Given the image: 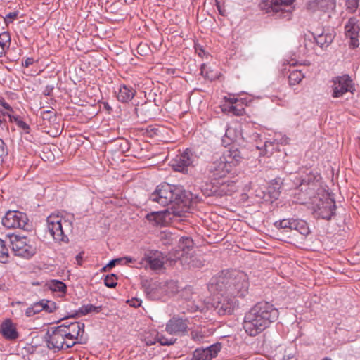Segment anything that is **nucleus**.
<instances>
[{
    "label": "nucleus",
    "instance_id": "obj_1",
    "mask_svg": "<svg viewBox=\"0 0 360 360\" xmlns=\"http://www.w3.org/2000/svg\"><path fill=\"white\" fill-rule=\"evenodd\" d=\"M278 316V310L272 304L258 302L245 314L243 328L250 336H256L269 327Z\"/></svg>",
    "mask_w": 360,
    "mask_h": 360
},
{
    "label": "nucleus",
    "instance_id": "obj_2",
    "mask_svg": "<svg viewBox=\"0 0 360 360\" xmlns=\"http://www.w3.org/2000/svg\"><path fill=\"white\" fill-rule=\"evenodd\" d=\"M297 186L294 202L300 204H307L314 198H319L326 193L321 186V176L311 172L296 178Z\"/></svg>",
    "mask_w": 360,
    "mask_h": 360
},
{
    "label": "nucleus",
    "instance_id": "obj_3",
    "mask_svg": "<svg viewBox=\"0 0 360 360\" xmlns=\"http://www.w3.org/2000/svg\"><path fill=\"white\" fill-rule=\"evenodd\" d=\"M217 289L230 295L234 298L244 297L248 293L249 282L248 276L242 271H233L217 278Z\"/></svg>",
    "mask_w": 360,
    "mask_h": 360
},
{
    "label": "nucleus",
    "instance_id": "obj_4",
    "mask_svg": "<svg viewBox=\"0 0 360 360\" xmlns=\"http://www.w3.org/2000/svg\"><path fill=\"white\" fill-rule=\"evenodd\" d=\"M180 188L176 185L168 183L161 184L157 186L155 190L150 194V200L159 203L162 206L172 205L168 213L174 216H180V210L176 205L180 202Z\"/></svg>",
    "mask_w": 360,
    "mask_h": 360
},
{
    "label": "nucleus",
    "instance_id": "obj_5",
    "mask_svg": "<svg viewBox=\"0 0 360 360\" xmlns=\"http://www.w3.org/2000/svg\"><path fill=\"white\" fill-rule=\"evenodd\" d=\"M193 248L191 238L181 236V266L184 269L201 268L204 266L202 255L196 253Z\"/></svg>",
    "mask_w": 360,
    "mask_h": 360
},
{
    "label": "nucleus",
    "instance_id": "obj_6",
    "mask_svg": "<svg viewBox=\"0 0 360 360\" xmlns=\"http://www.w3.org/2000/svg\"><path fill=\"white\" fill-rule=\"evenodd\" d=\"M47 227L54 240L57 242L68 241L66 232L71 230V223L59 215L51 214L46 219Z\"/></svg>",
    "mask_w": 360,
    "mask_h": 360
},
{
    "label": "nucleus",
    "instance_id": "obj_7",
    "mask_svg": "<svg viewBox=\"0 0 360 360\" xmlns=\"http://www.w3.org/2000/svg\"><path fill=\"white\" fill-rule=\"evenodd\" d=\"M6 239L8 240L12 250L16 256L29 259L37 252L34 242L25 236L8 234L6 236Z\"/></svg>",
    "mask_w": 360,
    "mask_h": 360
},
{
    "label": "nucleus",
    "instance_id": "obj_8",
    "mask_svg": "<svg viewBox=\"0 0 360 360\" xmlns=\"http://www.w3.org/2000/svg\"><path fill=\"white\" fill-rule=\"evenodd\" d=\"M309 203L311 205L316 217L328 220L335 214V202L327 193H323L322 195L314 198Z\"/></svg>",
    "mask_w": 360,
    "mask_h": 360
},
{
    "label": "nucleus",
    "instance_id": "obj_9",
    "mask_svg": "<svg viewBox=\"0 0 360 360\" xmlns=\"http://www.w3.org/2000/svg\"><path fill=\"white\" fill-rule=\"evenodd\" d=\"M45 341L49 349L60 350L72 347L68 342L67 336L58 326L50 328L46 333Z\"/></svg>",
    "mask_w": 360,
    "mask_h": 360
},
{
    "label": "nucleus",
    "instance_id": "obj_10",
    "mask_svg": "<svg viewBox=\"0 0 360 360\" xmlns=\"http://www.w3.org/2000/svg\"><path fill=\"white\" fill-rule=\"evenodd\" d=\"M181 309H185L183 313L202 311L205 309L204 304L198 300V295L190 286L181 290Z\"/></svg>",
    "mask_w": 360,
    "mask_h": 360
},
{
    "label": "nucleus",
    "instance_id": "obj_11",
    "mask_svg": "<svg viewBox=\"0 0 360 360\" xmlns=\"http://www.w3.org/2000/svg\"><path fill=\"white\" fill-rule=\"evenodd\" d=\"M28 218L25 213L17 211L9 210L1 219L4 226L8 229H28Z\"/></svg>",
    "mask_w": 360,
    "mask_h": 360
},
{
    "label": "nucleus",
    "instance_id": "obj_12",
    "mask_svg": "<svg viewBox=\"0 0 360 360\" xmlns=\"http://www.w3.org/2000/svg\"><path fill=\"white\" fill-rule=\"evenodd\" d=\"M332 88L333 98L342 97L347 92L352 94L355 90L354 82L348 75L334 77Z\"/></svg>",
    "mask_w": 360,
    "mask_h": 360
},
{
    "label": "nucleus",
    "instance_id": "obj_13",
    "mask_svg": "<svg viewBox=\"0 0 360 360\" xmlns=\"http://www.w3.org/2000/svg\"><path fill=\"white\" fill-rule=\"evenodd\" d=\"M60 326L67 336L69 345L72 347L76 344L79 338L82 340L84 333V323L80 322L64 323Z\"/></svg>",
    "mask_w": 360,
    "mask_h": 360
},
{
    "label": "nucleus",
    "instance_id": "obj_14",
    "mask_svg": "<svg viewBox=\"0 0 360 360\" xmlns=\"http://www.w3.org/2000/svg\"><path fill=\"white\" fill-rule=\"evenodd\" d=\"M139 264L145 269L148 266L153 271L160 270L164 266L163 255L158 250H148L144 253Z\"/></svg>",
    "mask_w": 360,
    "mask_h": 360
},
{
    "label": "nucleus",
    "instance_id": "obj_15",
    "mask_svg": "<svg viewBox=\"0 0 360 360\" xmlns=\"http://www.w3.org/2000/svg\"><path fill=\"white\" fill-rule=\"evenodd\" d=\"M336 0H309L306 4L308 11L319 14L330 13L335 11Z\"/></svg>",
    "mask_w": 360,
    "mask_h": 360
},
{
    "label": "nucleus",
    "instance_id": "obj_16",
    "mask_svg": "<svg viewBox=\"0 0 360 360\" xmlns=\"http://www.w3.org/2000/svg\"><path fill=\"white\" fill-rule=\"evenodd\" d=\"M218 299L214 307L217 312L219 315L231 314L237 305L236 299L230 295H225L224 292H222L221 297Z\"/></svg>",
    "mask_w": 360,
    "mask_h": 360
},
{
    "label": "nucleus",
    "instance_id": "obj_17",
    "mask_svg": "<svg viewBox=\"0 0 360 360\" xmlns=\"http://www.w3.org/2000/svg\"><path fill=\"white\" fill-rule=\"evenodd\" d=\"M207 169L210 174L214 179L224 178L229 174L233 172L221 157L210 162L207 166Z\"/></svg>",
    "mask_w": 360,
    "mask_h": 360
},
{
    "label": "nucleus",
    "instance_id": "obj_18",
    "mask_svg": "<svg viewBox=\"0 0 360 360\" xmlns=\"http://www.w3.org/2000/svg\"><path fill=\"white\" fill-rule=\"evenodd\" d=\"M220 157L230 167L233 172L243 159L240 151L235 146H231L225 150Z\"/></svg>",
    "mask_w": 360,
    "mask_h": 360
},
{
    "label": "nucleus",
    "instance_id": "obj_19",
    "mask_svg": "<svg viewBox=\"0 0 360 360\" xmlns=\"http://www.w3.org/2000/svg\"><path fill=\"white\" fill-rule=\"evenodd\" d=\"M345 34L347 37H349V46L354 49L359 46V32L360 27L358 25V20L355 18H351L348 20L345 27Z\"/></svg>",
    "mask_w": 360,
    "mask_h": 360
},
{
    "label": "nucleus",
    "instance_id": "obj_20",
    "mask_svg": "<svg viewBox=\"0 0 360 360\" xmlns=\"http://www.w3.org/2000/svg\"><path fill=\"white\" fill-rule=\"evenodd\" d=\"M294 1L295 0H271V5L274 12L281 11V16L290 19Z\"/></svg>",
    "mask_w": 360,
    "mask_h": 360
},
{
    "label": "nucleus",
    "instance_id": "obj_21",
    "mask_svg": "<svg viewBox=\"0 0 360 360\" xmlns=\"http://www.w3.org/2000/svg\"><path fill=\"white\" fill-rule=\"evenodd\" d=\"M219 351V347L217 345L203 349H198L194 352L192 360H211L217 356Z\"/></svg>",
    "mask_w": 360,
    "mask_h": 360
},
{
    "label": "nucleus",
    "instance_id": "obj_22",
    "mask_svg": "<svg viewBox=\"0 0 360 360\" xmlns=\"http://www.w3.org/2000/svg\"><path fill=\"white\" fill-rule=\"evenodd\" d=\"M1 333L7 340H15L18 337L17 330L10 319H7L1 325Z\"/></svg>",
    "mask_w": 360,
    "mask_h": 360
},
{
    "label": "nucleus",
    "instance_id": "obj_23",
    "mask_svg": "<svg viewBox=\"0 0 360 360\" xmlns=\"http://www.w3.org/2000/svg\"><path fill=\"white\" fill-rule=\"evenodd\" d=\"M135 91L132 87L122 85L120 87L119 92L117 95V100L122 103H127L135 96Z\"/></svg>",
    "mask_w": 360,
    "mask_h": 360
},
{
    "label": "nucleus",
    "instance_id": "obj_24",
    "mask_svg": "<svg viewBox=\"0 0 360 360\" xmlns=\"http://www.w3.org/2000/svg\"><path fill=\"white\" fill-rule=\"evenodd\" d=\"M45 286L52 292H58L60 297H63L67 292L66 285L59 280H50L46 283Z\"/></svg>",
    "mask_w": 360,
    "mask_h": 360
},
{
    "label": "nucleus",
    "instance_id": "obj_25",
    "mask_svg": "<svg viewBox=\"0 0 360 360\" xmlns=\"http://www.w3.org/2000/svg\"><path fill=\"white\" fill-rule=\"evenodd\" d=\"M195 156L189 149H186L181 153V173L187 172L188 169L186 167H193V162Z\"/></svg>",
    "mask_w": 360,
    "mask_h": 360
},
{
    "label": "nucleus",
    "instance_id": "obj_26",
    "mask_svg": "<svg viewBox=\"0 0 360 360\" xmlns=\"http://www.w3.org/2000/svg\"><path fill=\"white\" fill-rule=\"evenodd\" d=\"M168 210L165 212H153L146 215V219L153 222L154 225H162L166 221V212Z\"/></svg>",
    "mask_w": 360,
    "mask_h": 360
},
{
    "label": "nucleus",
    "instance_id": "obj_27",
    "mask_svg": "<svg viewBox=\"0 0 360 360\" xmlns=\"http://www.w3.org/2000/svg\"><path fill=\"white\" fill-rule=\"evenodd\" d=\"M11 44V36L8 32L0 34V58L5 56Z\"/></svg>",
    "mask_w": 360,
    "mask_h": 360
},
{
    "label": "nucleus",
    "instance_id": "obj_28",
    "mask_svg": "<svg viewBox=\"0 0 360 360\" xmlns=\"http://www.w3.org/2000/svg\"><path fill=\"white\" fill-rule=\"evenodd\" d=\"M193 200V193L190 191H181V212H187L192 205Z\"/></svg>",
    "mask_w": 360,
    "mask_h": 360
},
{
    "label": "nucleus",
    "instance_id": "obj_29",
    "mask_svg": "<svg viewBox=\"0 0 360 360\" xmlns=\"http://www.w3.org/2000/svg\"><path fill=\"white\" fill-rule=\"evenodd\" d=\"M292 230L297 231L304 236L309 233V226L306 221L303 220L294 219L292 221Z\"/></svg>",
    "mask_w": 360,
    "mask_h": 360
},
{
    "label": "nucleus",
    "instance_id": "obj_30",
    "mask_svg": "<svg viewBox=\"0 0 360 360\" xmlns=\"http://www.w3.org/2000/svg\"><path fill=\"white\" fill-rule=\"evenodd\" d=\"M166 331L170 335H174L180 331V319L174 317L166 326Z\"/></svg>",
    "mask_w": 360,
    "mask_h": 360
},
{
    "label": "nucleus",
    "instance_id": "obj_31",
    "mask_svg": "<svg viewBox=\"0 0 360 360\" xmlns=\"http://www.w3.org/2000/svg\"><path fill=\"white\" fill-rule=\"evenodd\" d=\"M316 37L312 34H305L304 39V50L302 54L307 55L314 49Z\"/></svg>",
    "mask_w": 360,
    "mask_h": 360
},
{
    "label": "nucleus",
    "instance_id": "obj_32",
    "mask_svg": "<svg viewBox=\"0 0 360 360\" xmlns=\"http://www.w3.org/2000/svg\"><path fill=\"white\" fill-rule=\"evenodd\" d=\"M304 77V74L301 70H295L290 72L288 79L290 85L298 84Z\"/></svg>",
    "mask_w": 360,
    "mask_h": 360
},
{
    "label": "nucleus",
    "instance_id": "obj_33",
    "mask_svg": "<svg viewBox=\"0 0 360 360\" xmlns=\"http://www.w3.org/2000/svg\"><path fill=\"white\" fill-rule=\"evenodd\" d=\"M158 332L151 330L146 332L143 337V340L148 346H151L158 342Z\"/></svg>",
    "mask_w": 360,
    "mask_h": 360
},
{
    "label": "nucleus",
    "instance_id": "obj_34",
    "mask_svg": "<svg viewBox=\"0 0 360 360\" xmlns=\"http://www.w3.org/2000/svg\"><path fill=\"white\" fill-rule=\"evenodd\" d=\"M315 41L321 48L327 47L333 41V37L331 34H322L316 37Z\"/></svg>",
    "mask_w": 360,
    "mask_h": 360
},
{
    "label": "nucleus",
    "instance_id": "obj_35",
    "mask_svg": "<svg viewBox=\"0 0 360 360\" xmlns=\"http://www.w3.org/2000/svg\"><path fill=\"white\" fill-rule=\"evenodd\" d=\"M7 240L0 238V263H6L8 259V249L6 245Z\"/></svg>",
    "mask_w": 360,
    "mask_h": 360
},
{
    "label": "nucleus",
    "instance_id": "obj_36",
    "mask_svg": "<svg viewBox=\"0 0 360 360\" xmlns=\"http://www.w3.org/2000/svg\"><path fill=\"white\" fill-rule=\"evenodd\" d=\"M101 306H94L91 304H87V305H83L82 306L79 310L78 313L81 315H86L87 314L94 312V313H98L101 310Z\"/></svg>",
    "mask_w": 360,
    "mask_h": 360
},
{
    "label": "nucleus",
    "instance_id": "obj_37",
    "mask_svg": "<svg viewBox=\"0 0 360 360\" xmlns=\"http://www.w3.org/2000/svg\"><path fill=\"white\" fill-rule=\"evenodd\" d=\"M221 191L224 192L226 195H231L236 191V183L233 181L224 182L221 186Z\"/></svg>",
    "mask_w": 360,
    "mask_h": 360
},
{
    "label": "nucleus",
    "instance_id": "obj_38",
    "mask_svg": "<svg viewBox=\"0 0 360 360\" xmlns=\"http://www.w3.org/2000/svg\"><path fill=\"white\" fill-rule=\"evenodd\" d=\"M41 304L43 310L48 313H52L58 309L56 303L51 300H41Z\"/></svg>",
    "mask_w": 360,
    "mask_h": 360
},
{
    "label": "nucleus",
    "instance_id": "obj_39",
    "mask_svg": "<svg viewBox=\"0 0 360 360\" xmlns=\"http://www.w3.org/2000/svg\"><path fill=\"white\" fill-rule=\"evenodd\" d=\"M150 105H151L150 103H146L141 105L139 108L135 109L136 113L139 115V113L142 114L144 112L146 117L151 119L155 115L150 112L149 109Z\"/></svg>",
    "mask_w": 360,
    "mask_h": 360
},
{
    "label": "nucleus",
    "instance_id": "obj_40",
    "mask_svg": "<svg viewBox=\"0 0 360 360\" xmlns=\"http://www.w3.org/2000/svg\"><path fill=\"white\" fill-rule=\"evenodd\" d=\"M294 219H283L275 222V226L277 228L283 229L288 231V230H292V221Z\"/></svg>",
    "mask_w": 360,
    "mask_h": 360
},
{
    "label": "nucleus",
    "instance_id": "obj_41",
    "mask_svg": "<svg viewBox=\"0 0 360 360\" xmlns=\"http://www.w3.org/2000/svg\"><path fill=\"white\" fill-rule=\"evenodd\" d=\"M117 278L116 277V276L115 274H112L110 275H107L104 279V284L108 288H112L117 285Z\"/></svg>",
    "mask_w": 360,
    "mask_h": 360
},
{
    "label": "nucleus",
    "instance_id": "obj_42",
    "mask_svg": "<svg viewBox=\"0 0 360 360\" xmlns=\"http://www.w3.org/2000/svg\"><path fill=\"white\" fill-rule=\"evenodd\" d=\"M176 338H174L173 337L168 338H166L165 335L158 333V342L161 345H170L174 344L176 341Z\"/></svg>",
    "mask_w": 360,
    "mask_h": 360
},
{
    "label": "nucleus",
    "instance_id": "obj_43",
    "mask_svg": "<svg viewBox=\"0 0 360 360\" xmlns=\"http://www.w3.org/2000/svg\"><path fill=\"white\" fill-rule=\"evenodd\" d=\"M8 155V149L4 141L0 139V164L4 161V158Z\"/></svg>",
    "mask_w": 360,
    "mask_h": 360
},
{
    "label": "nucleus",
    "instance_id": "obj_44",
    "mask_svg": "<svg viewBox=\"0 0 360 360\" xmlns=\"http://www.w3.org/2000/svg\"><path fill=\"white\" fill-rule=\"evenodd\" d=\"M359 0H347V10L350 13H354L359 6Z\"/></svg>",
    "mask_w": 360,
    "mask_h": 360
},
{
    "label": "nucleus",
    "instance_id": "obj_45",
    "mask_svg": "<svg viewBox=\"0 0 360 360\" xmlns=\"http://www.w3.org/2000/svg\"><path fill=\"white\" fill-rule=\"evenodd\" d=\"M226 110L232 112L235 115H242L243 114L244 109L243 108H238V106L230 105Z\"/></svg>",
    "mask_w": 360,
    "mask_h": 360
},
{
    "label": "nucleus",
    "instance_id": "obj_46",
    "mask_svg": "<svg viewBox=\"0 0 360 360\" xmlns=\"http://www.w3.org/2000/svg\"><path fill=\"white\" fill-rule=\"evenodd\" d=\"M201 75L204 76L205 78L212 79L214 76L212 75H210L208 72V67L205 64H202L201 66Z\"/></svg>",
    "mask_w": 360,
    "mask_h": 360
},
{
    "label": "nucleus",
    "instance_id": "obj_47",
    "mask_svg": "<svg viewBox=\"0 0 360 360\" xmlns=\"http://www.w3.org/2000/svg\"><path fill=\"white\" fill-rule=\"evenodd\" d=\"M2 116L3 117L7 116L9 118V121L11 122H15L16 124H18V122H20L21 120L18 116H15V115L11 114L10 112H2Z\"/></svg>",
    "mask_w": 360,
    "mask_h": 360
},
{
    "label": "nucleus",
    "instance_id": "obj_48",
    "mask_svg": "<svg viewBox=\"0 0 360 360\" xmlns=\"http://www.w3.org/2000/svg\"><path fill=\"white\" fill-rule=\"evenodd\" d=\"M191 335L192 339L195 342H200L203 338V335L198 331L192 330Z\"/></svg>",
    "mask_w": 360,
    "mask_h": 360
},
{
    "label": "nucleus",
    "instance_id": "obj_49",
    "mask_svg": "<svg viewBox=\"0 0 360 360\" xmlns=\"http://www.w3.org/2000/svg\"><path fill=\"white\" fill-rule=\"evenodd\" d=\"M160 131L158 128L154 127L153 126H149L146 129V133L149 136H153L155 135H158Z\"/></svg>",
    "mask_w": 360,
    "mask_h": 360
},
{
    "label": "nucleus",
    "instance_id": "obj_50",
    "mask_svg": "<svg viewBox=\"0 0 360 360\" xmlns=\"http://www.w3.org/2000/svg\"><path fill=\"white\" fill-rule=\"evenodd\" d=\"M225 135L232 141L235 140L237 136L233 134V129L230 127L227 128Z\"/></svg>",
    "mask_w": 360,
    "mask_h": 360
},
{
    "label": "nucleus",
    "instance_id": "obj_51",
    "mask_svg": "<svg viewBox=\"0 0 360 360\" xmlns=\"http://www.w3.org/2000/svg\"><path fill=\"white\" fill-rule=\"evenodd\" d=\"M32 307L35 314H38V313L41 312V311H43L42 304H41V301L34 303L32 305Z\"/></svg>",
    "mask_w": 360,
    "mask_h": 360
},
{
    "label": "nucleus",
    "instance_id": "obj_52",
    "mask_svg": "<svg viewBox=\"0 0 360 360\" xmlns=\"http://www.w3.org/2000/svg\"><path fill=\"white\" fill-rule=\"evenodd\" d=\"M18 127L22 129L26 133H29L30 127L29 125L22 120L18 122Z\"/></svg>",
    "mask_w": 360,
    "mask_h": 360
},
{
    "label": "nucleus",
    "instance_id": "obj_53",
    "mask_svg": "<svg viewBox=\"0 0 360 360\" xmlns=\"http://www.w3.org/2000/svg\"><path fill=\"white\" fill-rule=\"evenodd\" d=\"M34 58H27L23 62L22 65L27 68L34 63Z\"/></svg>",
    "mask_w": 360,
    "mask_h": 360
},
{
    "label": "nucleus",
    "instance_id": "obj_54",
    "mask_svg": "<svg viewBox=\"0 0 360 360\" xmlns=\"http://www.w3.org/2000/svg\"><path fill=\"white\" fill-rule=\"evenodd\" d=\"M121 261H122V259H120V258L112 259L106 265V267H108L109 269H110V268L115 266L116 263H118Z\"/></svg>",
    "mask_w": 360,
    "mask_h": 360
},
{
    "label": "nucleus",
    "instance_id": "obj_55",
    "mask_svg": "<svg viewBox=\"0 0 360 360\" xmlns=\"http://www.w3.org/2000/svg\"><path fill=\"white\" fill-rule=\"evenodd\" d=\"M0 105H2L5 109L8 110L10 112L13 111V108L9 105V104L5 102L3 99L0 100Z\"/></svg>",
    "mask_w": 360,
    "mask_h": 360
},
{
    "label": "nucleus",
    "instance_id": "obj_56",
    "mask_svg": "<svg viewBox=\"0 0 360 360\" xmlns=\"http://www.w3.org/2000/svg\"><path fill=\"white\" fill-rule=\"evenodd\" d=\"M170 166L174 169V171L180 172V162L174 161V162L172 163Z\"/></svg>",
    "mask_w": 360,
    "mask_h": 360
},
{
    "label": "nucleus",
    "instance_id": "obj_57",
    "mask_svg": "<svg viewBox=\"0 0 360 360\" xmlns=\"http://www.w3.org/2000/svg\"><path fill=\"white\" fill-rule=\"evenodd\" d=\"M53 86H50V85H47L44 91H43V94L45 95V96H49L51 93V91H53Z\"/></svg>",
    "mask_w": 360,
    "mask_h": 360
},
{
    "label": "nucleus",
    "instance_id": "obj_58",
    "mask_svg": "<svg viewBox=\"0 0 360 360\" xmlns=\"http://www.w3.org/2000/svg\"><path fill=\"white\" fill-rule=\"evenodd\" d=\"M35 312L32 308V307L31 306L30 307H28L26 311H25V315L27 316V317H30V316H32L34 315H35Z\"/></svg>",
    "mask_w": 360,
    "mask_h": 360
},
{
    "label": "nucleus",
    "instance_id": "obj_59",
    "mask_svg": "<svg viewBox=\"0 0 360 360\" xmlns=\"http://www.w3.org/2000/svg\"><path fill=\"white\" fill-rule=\"evenodd\" d=\"M16 17H17V13L11 12L6 15V20L8 21V20H10V21H12Z\"/></svg>",
    "mask_w": 360,
    "mask_h": 360
},
{
    "label": "nucleus",
    "instance_id": "obj_60",
    "mask_svg": "<svg viewBox=\"0 0 360 360\" xmlns=\"http://www.w3.org/2000/svg\"><path fill=\"white\" fill-rule=\"evenodd\" d=\"M122 260H124L125 261V264L127 263H131V262H133L134 261H135V259L131 257H122Z\"/></svg>",
    "mask_w": 360,
    "mask_h": 360
},
{
    "label": "nucleus",
    "instance_id": "obj_61",
    "mask_svg": "<svg viewBox=\"0 0 360 360\" xmlns=\"http://www.w3.org/2000/svg\"><path fill=\"white\" fill-rule=\"evenodd\" d=\"M273 145V142H271V141H266L264 143V149L266 150V153H268L269 152V149L268 148L271 146Z\"/></svg>",
    "mask_w": 360,
    "mask_h": 360
},
{
    "label": "nucleus",
    "instance_id": "obj_62",
    "mask_svg": "<svg viewBox=\"0 0 360 360\" xmlns=\"http://www.w3.org/2000/svg\"><path fill=\"white\" fill-rule=\"evenodd\" d=\"M76 260H77V262L79 265H82V256L81 254H79L76 256Z\"/></svg>",
    "mask_w": 360,
    "mask_h": 360
},
{
    "label": "nucleus",
    "instance_id": "obj_63",
    "mask_svg": "<svg viewBox=\"0 0 360 360\" xmlns=\"http://www.w3.org/2000/svg\"><path fill=\"white\" fill-rule=\"evenodd\" d=\"M181 334H182L184 331H186V330L187 328V326L185 323V321H181Z\"/></svg>",
    "mask_w": 360,
    "mask_h": 360
},
{
    "label": "nucleus",
    "instance_id": "obj_64",
    "mask_svg": "<svg viewBox=\"0 0 360 360\" xmlns=\"http://www.w3.org/2000/svg\"><path fill=\"white\" fill-rule=\"evenodd\" d=\"M280 191H274L273 193V197L274 198H277V197L279 195Z\"/></svg>",
    "mask_w": 360,
    "mask_h": 360
}]
</instances>
